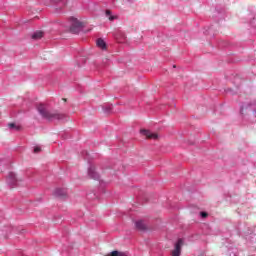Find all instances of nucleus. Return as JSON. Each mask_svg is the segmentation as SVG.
<instances>
[{
    "label": "nucleus",
    "mask_w": 256,
    "mask_h": 256,
    "mask_svg": "<svg viewBox=\"0 0 256 256\" xmlns=\"http://www.w3.org/2000/svg\"><path fill=\"white\" fill-rule=\"evenodd\" d=\"M135 225H136V229H138V231H146L147 230V225L142 220L136 221Z\"/></svg>",
    "instance_id": "7"
},
{
    "label": "nucleus",
    "mask_w": 256,
    "mask_h": 256,
    "mask_svg": "<svg viewBox=\"0 0 256 256\" xmlns=\"http://www.w3.org/2000/svg\"><path fill=\"white\" fill-rule=\"evenodd\" d=\"M41 151V148L40 147H35L34 148V153H40Z\"/></svg>",
    "instance_id": "14"
},
{
    "label": "nucleus",
    "mask_w": 256,
    "mask_h": 256,
    "mask_svg": "<svg viewBox=\"0 0 256 256\" xmlns=\"http://www.w3.org/2000/svg\"><path fill=\"white\" fill-rule=\"evenodd\" d=\"M182 247L183 239H178L177 243L175 244V249L172 251V256H180Z\"/></svg>",
    "instance_id": "4"
},
{
    "label": "nucleus",
    "mask_w": 256,
    "mask_h": 256,
    "mask_svg": "<svg viewBox=\"0 0 256 256\" xmlns=\"http://www.w3.org/2000/svg\"><path fill=\"white\" fill-rule=\"evenodd\" d=\"M141 133L144 135V137H146V139H159V135L157 133H153L149 130H142Z\"/></svg>",
    "instance_id": "5"
},
{
    "label": "nucleus",
    "mask_w": 256,
    "mask_h": 256,
    "mask_svg": "<svg viewBox=\"0 0 256 256\" xmlns=\"http://www.w3.org/2000/svg\"><path fill=\"white\" fill-rule=\"evenodd\" d=\"M38 113L43 117V119H47L48 121H61V119L65 118V115L59 112H50L47 110V106L40 104L37 107Z\"/></svg>",
    "instance_id": "1"
},
{
    "label": "nucleus",
    "mask_w": 256,
    "mask_h": 256,
    "mask_svg": "<svg viewBox=\"0 0 256 256\" xmlns=\"http://www.w3.org/2000/svg\"><path fill=\"white\" fill-rule=\"evenodd\" d=\"M96 44H97V47H99L103 51H105V49H107V43H105V40H103L102 38H99L96 41Z\"/></svg>",
    "instance_id": "8"
},
{
    "label": "nucleus",
    "mask_w": 256,
    "mask_h": 256,
    "mask_svg": "<svg viewBox=\"0 0 256 256\" xmlns=\"http://www.w3.org/2000/svg\"><path fill=\"white\" fill-rule=\"evenodd\" d=\"M43 38V32L37 31L32 35V39L38 40Z\"/></svg>",
    "instance_id": "10"
},
{
    "label": "nucleus",
    "mask_w": 256,
    "mask_h": 256,
    "mask_svg": "<svg viewBox=\"0 0 256 256\" xmlns=\"http://www.w3.org/2000/svg\"><path fill=\"white\" fill-rule=\"evenodd\" d=\"M200 215L201 217L205 218L208 217L209 214H207V212H201Z\"/></svg>",
    "instance_id": "15"
},
{
    "label": "nucleus",
    "mask_w": 256,
    "mask_h": 256,
    "mask_svg": "<svg viewBox=\"0 0 256 256\" xmlns=\"http://www.w3.org/2000/svg\"><path fill=\"white\" fill-rule=\"evenodd\" d=\"M105 15L108 17L109 21H115V19H117V16L111 15V10H106Z\"/></svg>",
    "instance_id": "11"
},
{
    "label": "nucleus",
    "mask_w": 256,
    "mask_h": 256,
    "mask_svg": "<svg viewBox=\"0 0 256 256\" xmlns=\"http://www.w3.org/2000/svg\"><path fill=\"white\" fill-rule=\"evenodd\" d=\"M88 175L92 178V179H97V173L95 172V168L91 167L88 170Z\"/></svg>",
    "instance_id": "9"
},
{
    "label": "nucleus",
    "mask_w": 256,
    "mask_h": 256,
    "mask_svg": "<svg viewBox=\"0 0 256 256\" xmlns=\"http://www.w3.org/2000/svg\"><path fill=\"white\" fill-rule=\"evenodd\" d=\"M55 197H60V199H63V197H67V191L63 188H57L54 191Z\"/></svg>",
    "instance_id": "6"
},
{
    "label": "nucleus",
    "mask_w": 256,
    "mask_h": 256,
    "mask_svg": "<svg viewBox=\"0 0 256 256\" xmlns=\"http://www.w3.org/2000/svg\"><path fill=\"white\" fill-rule=\"evenodd\" d=\"M10 129H15V131H21V126H17L15 123L8 124Z\"/></svg>",
    "instance_id": "13"
},
{
    "label": "nucleus",
    "mask_w": 256,
    "mask_h": 256,
    "mask_svg": "<svg viewBox=\"0 0 256 256\" xmlns=\"http://www.w3.org/2000/svg\"><path fill=\"white\" fill-rule=\"evenodd\" d=\"M61 4L63 5V7H65L66 5L65 1L61 2Z\"/></svg>",
    "instance_id": "16"
},
{
    "label": "nucleus",
    "mask_w": 256,
    "mask_h": 256,
    "mask_svg": "<svg viewBox=\"0 0 256 256\" xmlns=\"http://www.w3.org/2000/svg\"><path fill=\"white\" fill-rule=\"evenodd\" d=\"M71 26L69 28L70 33H73L74 35H77L81 29H83V22L79 21L75 17L70 18Z\"/></svg>",
    "instance_id": "2"
},
{
    "label": "nucleus",
    "mask_w": 256,
    "mask_h": 256,
    "mask_svg": "<svg viewBox=\"0 0 256 256\" xmlns=\"http://www.w3.org/2000/svg\"><path fill=\"white\" fill-rule=\"evenodd\" d=\"M106 256H127V255L123 252H119V251L115 250V251L107 254Z\"/></svg>",
    "instance_id": "12"
},
{
    "label": "nucleus",
    "mask_w": 256,
    "mask_h": 256,
    "mask_svg": "<svg viewBox=\"0 0 256 256\" xmlns=\"http://www.w3.org/2000/svg\"><path fill=\"white\" fill-rule=\"evenodd\" d=\"M23 181L21 178H17V175L15 173L10 172L7 177V183L9 185H19V182Z\"/></svg>",
    "instance_id": "3"
}]
</instances>
